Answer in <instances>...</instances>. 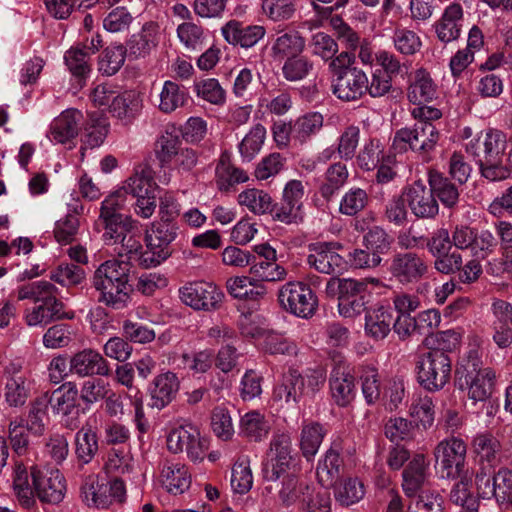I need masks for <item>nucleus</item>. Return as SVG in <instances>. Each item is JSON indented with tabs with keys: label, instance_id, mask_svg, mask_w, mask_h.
<instances>
[{
	"label": "nucleus",
	"instance_id": "obj_34",
	"mask_svg": "<svg viewBox=\"0 0 512 512\" xmlns=\"http://www.w3.org/2000/svg\"><path fill=\"white\" fill-rule=\"evenodd\" d=\"M304 387L305 380L301 374L295 369H290L288 373L284 375L281 384L274 389V400L283 401L285 403H296L302 396Z\"/></svg>",
	"mask_w": 512,
	"mask_h": 512
},
{
	"label": "nucleus",
	"instance_id": "obj_64",
	"mask_svg": "<svg viewBox=\"0 0 512 512\" xmlns=\"http://www.w3.org/2000/svg\"><path fill=\"white\" fill-rule=\"evenodd\" d=\"M384 158L380 142L372 139L359 152L357 162L361 169L371 171L377 168Z\"/></svg>",
	"mask_w": 512,
	"mask_h": 512
},
{
	"label": "nucleus",
	"instance_id": "obj_39",
	"mask_svg": "<svg viewBox=\"0 0 512 512\" xmlns=\"http://www.w3.org/2000/svg\"><path fill=\"white\" fill-rule=\"evenodd\" d=\"M216 177L217 186L221 191H228L234 184L248 180L246 173L232 164L230 156L226 152L220 156L216 166Z\"/></svg>",
	"mask_w": 512,
	"mask_h": 512
},
{
	"label": "nucleus",
	"instance_id": "obj_10",
	"mask_svg": "<svg viewBox=\"0 0 512 512\" xmlns=\"http://www.w3.org/2000/svg\"><path fill=\"white\" fill-rule=\"evenodd\" d=\"M466 452V444L456 437L443 440L435 447L434 456L442 478L457 479L460 473L469 471L465 464Z\"/></svg>",
	"mask_w": 512,
	"mask_h": 512
},
{
	"label": "nucleus",
	"instance_id": "obj_4",
	"mask_svg": "<svg viewBox=\"0 0 512 512\" xmlns=\"http://www.w3.org/2000/svg\"><path fill=\"white\" fill-rule=\"evenodd\" d=\"M277 296L279 306L293 316L310 319L318 310V297L307 283L288 282L278 290Z\"/></svg>",
	"mask_w": 512,
	"mask_h": 512
},
{
	"label": "nucleus",
	"instance_id": "obj_60",
	"mask_svg": "<svg viewBox=\"0 0 512 512\" xmlns=\"http://www.w3.org/2000/svg\"><path fill=\"white\" fill-rule=\"evenodd\" d=\"M408 509L410 512H444V498L437 491L423 490Z\"/></svg>",
	"mask_w": 512,
	"mask_h": 512
},
{
	"label": "nucleus",
	"instance_id": "obj_28",
	"mask_svg": "<svg viewBox=\"0 0 512 512\" xmlns=\"http://www.w3.org/2000/svg\"><path fill=\"white\" fill-rule=\"evenodd\" d=\"M179 389V381L176 374L166 372L158 375L153 381L151 399L153 408L162 409L175 397Z\"/></svg>",
	"mask_w": 512,
	"mask_h": 512
},
{
	"label": "nucleus",
	"instance_id": "obj_12",
	"mask_svg": "<svg viewBox=\"0 0 512 512\" xmlns=\"http://www.w3.org/2000/svg\"><path fill=\"white\" fill-rule=\"evenodd\" d=\"M184 304L195 310L214 311L221 307L223 292L215 284L205 281H195L179 290Z\"/></svg>",
	"mask_w": 512,
	"mask_h": 512
},
{
	"label": "nucleus",
	"instance_id": "obj_1",
	"mask_svg": "<svg viewBox=\"0 0 512 512\" xmlns=\"http://www.w3.org/2000/svg\"><path fill=\"white\" fill-rule=\"evenodd\" d=\"M13 490L19 503L30 508L35 504V495L43 503L58 504L66 492V485L63 475L59 470H51L43 473L36 467H27L16 461L13 472Z\"/></svg>",
	"mask_w": 512,
	"mask_h": 512
},
{
	"label": "nucleus",
	"instance_id": "obj_17",
	"mask_svg": "<svg viewBox=\"0 0 512 512\" xmlns=\"http://www.w3.org/2000/svg\"><path fill=\"white\" fill-rule=\"evenodd\" d=\"M69 371L79 377H108L111 369L107 360L93 349L75 353L69 361Z\"/></svg>",
	"mask_w": 512,
	"mask_h": 512
},
{
	"label": "nucleus",
	"instance_id": "obj_53",
	"mask_svg": "<svg viewBox=\"0 0 512 512\" xmlns=\"http://www.w3.org/2000/svg\"><path fill=\"white\" fill-rule=\"evenodd\" d=\"M238 202L254 214L261 215L270 212L272 198L263 190L252 188L241 192L238 196Z\"/></svg>",
	"mask_w": 512,
	"mask_h": 512
},
{
	"label": "nucleus",
	"instance_id": "obj_41",
	"mask_svg": "<svg viewBox=\"0 0 512 512\" xmlns=\"http://www.w3.org/2000/svg\"><path fill=\"white\" fill-rule=\"evenodd\" d=\"M270 424L264 415L258 411H250L240 420V431L249 440L260 442L267 438Z\"/></svg>",
	"mask_w": 512,
	"mask_h": 512
},
{
	"label": "nucleus",
	"instance_id": "obj_36",
	"mask_svg": "<svg viewBox=\"0 0 512 512\" xmlns=\"http://www.w3.org/2000/svg\"><path fill=\"white\" fill-rule=\"evenodd\" d=\"M393 315L389 308L380 306L365 315V331L375 340L384 339L391 331Z\"/></svg>",
	"mask_w": 512,
	"mask_h": 512
},
{
	"label": "nucleus",
	"instance_id": "obj_14",
	"mask_svg": "<svg viewBox=\"0 0 512 512\" xmlns=\"http://www.w3.org/2000/svg\"><path fill=\"white\" fill-rule=\"evenodd\" d=\"M506 135L497 129H489L466 145V152L473 156L476 163L501 158L506 155Z\"/></svg>",
	"mask_w": 512,
	"mask_h": 512
},
{
	"label": "nucleus",
	"instance_id": "obj_44",
	"mask_svg": "<svg viewBox=\"0 0 512 512\" xmlns=\"http://www.w3.org/2000/svg\"><path fill=\"white\" fill-rule=\"evenodd\" d=\"M305 48V39L299 32L293 31L278 36L272 46V52L275 58L289 59L300 55Z\"/></svg>",
	"mask_w": 512,
	"mask_h": 512
},
{
	"label": "nucleus",
	"instance_id": "obj_61",
	"mask_svg": "<svg viewBox=\"0 0 512 512\" xmlns=\"http://www.w3.org/2000/svg\"><path fill=\"white\" fill-rule=\"evenodd\" d=\"M126 55L128 52L122 45L107 47L99 60V70L106 75H114L124 64Z\"/></svg>",
	"mask_w": 512,
	"mask_h": 512
},
{
	"label": "nucleus",
	"instance_id": "obj_31",
	"mask_svg": "<svg viewBox=\"0 0 512 512\" xmlns=\"http://www.w3.org/2000/svg\"><path fill=\"white\" fill-rule=\"evenodd\" d=\"M161 477L167 491L174 495L184 493L191 485V475L184 464H165Z\"/></svg>",
	"mask_w": 512,
	"mask_h": 512
},
{
	"label": "nucleus",
	"instance_id": "obj_24",
	"mask_svg": "<svg viewBox=\"0 0 512 512\" xmlns=\"http://www.w3.org/2000/svg\"><path fill=\"white\" fill-rule=\"evenodd\" d=\"M159 26L155 22L145 23L138 34H135L127 42L128 56L144 58L158 45Z\"/></svg>",
	"mask_w": 512,
	"mask_h": 512
},
{
	"label": "nucleus",
	"instance_id": "obj_54",
	"mask_svg": "<svg viewBox=\"0 0 512 512\" xmlns=\"http://www.w3.org/2000/svg\"><path fill=\"white\" fill-rule=\"evenodd\" d=\"M477 164L479 165L481 176L490 182L505 180L512 173L510 158L507 155H503L501 158L478 162Z\"/></svg>",
	"mask_w": 512,
	"mask_h": 512
},
{
	"label": "nucleus",
	"instance_id": "obj_47",
	"mask_svg": "<svg viewBox=\"0 0 512 512\" xmlns=\"http://www.w3.org/2000/svg\"><path fill=\"white\" fill-rule=\"evenodd\" d=\"M472 449L477 459H480V461L496 462L497 455L501 451V443L495 435L489 431H485L474 437Z\"/></svg>",
	"mask_w": 512,
	"mask_h": 512
},
{
	"label": "nucleus",
	"instance_id": "obj_32",
	"mask_svg": "<svg viewBox=\"0 0 512 512\" xmlns=\"http://www.w3.org/2000/svg\"><path fill=\"white\" fill-rule=\"evenodd\" d=\"M80 111L68 109L61 113L51 125V135L59 143H66L78 135V122L81 118Z\"/></svg>",
	"mask_w": 512,
	"mask_h": 512
},
{
	"label": "nucleus",
	"instance_id": "obj_11",
	"mask_svg": "<svg viewBox=\"0 0 512 512\" xmlns=\"http://www.w3.org/2000/svg\"><path fill=\"white\" fill-rule=\"evenodd\" d=\"M167 447L172 453L186 452L194 462L204 459L208 442L202 438L197 427L182 425L173 429L167 437Z\"/></svg>",
	"mask_w": 512,
	"mask_h": 512
},
{
	"label": "nucleus",
	"instance_id": "obj_27",
	"mask_svg": "<svg viewBox=\"0 0 512 512\" xmlns=\"http://www.w3.org/2000/svg\"><path fill=\"white\" fill-rule=\"evenodd\" d=\"M462 17L463 10L460 4L449 5L435 25L438 39L444 43L456 40L461 32Z\"/></svg>",
	"mask_w": 512,
	"mask_h": 512
},
{
	"label": "nucleus",
	"instance_id": "obj_55",
	"mask_svg": "<svg viewBox=\"0 0 512 512\" xmlns=\"http://www.w3.org/2000/svg\"><path fill=\"white\" fill-rule=\"evenodd\" d=\"M181 145L182 140L177 135H173L169 132H166L157 139L154 151L161 167L166 166L174 160L182 148Z\"/></svg>",
	"mask_w": 512,
	"mask_h": 512
},
{
	"label": "nucleus",
	"instance_id": "obj_45",
	"mask_svg": "<svg viewBox=\"0 0 512 512\" xmlns=\"http://www.w3.org/2000/svg\"><path fill=\"white\" fill-rule=\"evenodd\" d=\"M460 343V335L453 330L429 333L424 337L423 345L428 352L449 355Z\"/></svg>",
	"mask_w": 512,
	"mask_h": 512
},
{
	"label": "nucleus",
	"instance_id": "obj_62",
	"mask_svg": "<svg viewBox=\"0 0 512 512\" xmlns=\"http://www.w3.org/2000/svg\"><path fill=\"white\" fill-rule=\"evenodd\" d=\"M50 279L62 286L78 285L85 279V271L78 265L62 263L51 271Z\"/></svg>",
	"mask_w": 512,
	"mask_h": 512
},
{
	"label": "nucleus",
	"instance_id": "obj_19",
	"mask_svg": "<svg viewBox=\"0 0 512 512\" xmlns=\"http://www.w3.org/2000/svg\"><path fill=\"white\" fill-rule=\"evenodd\" d=\"M65 304L61 300L52 302H40L31 309L25 311V322L28 326H47L59 320H72L74 311H65Z\"/></svg>",
	"mask_w": 512,
	"mask_h": 512
},
{
	"label": "nucleus",
	"instance_id": "obj_57",
	"mask_svg": "<svg viewBox=\"0 0 512 512\" xmlns=\"http://www.w3.org/2000/svg\"><path fill=\"white\" fill-rule=\"evenodd\" d=\"M313 68V62L308 57L300 54L285 60L282 74L287 81L295 82L306 78L313 71Z\"/></svg>",
	"mask_w": 512,
	"mask_h": 512
},
{
	"label": "nucleus",
	"instance_id": "obj_52",
	"mask_svg": "<svg viewBox=\"0 0 512 512\" xmlns=\"http://www.w3.org/2000/svg\"><path fill=\"white\" fill-rule=\"evenodd\" d=\"M141 109L138 97L132 91L116 95L111 102L109 111L119 119L131 120Z\"/></svg>",
	"mask_w": 512,
	"mask_h": 512
},
{
	"label": "nucleus",
	"instance_id": "obj_7",
	"mask_svg": "<svg viewBox=\"0 0 512 512\" xmlns=\"http://www.w3.org/2000/svg\"><path fill=\"white\" fill-rule=\"evenodd\" d=\"M439 138V131L432 122H417L412 128L405 127L396 131L392 149L396 153L408 150L429 153L434 150Z\"/></svg>",
	"mask_w": 512,
	"mask_h": 512
},
{
	"label": "nucleus",
	"instance_id": "obj_33",
	"mask_svg": "<svg viewBox=\"0 0 512 512\" xmlns=\"http://www.w3.org/2000/svg\"><path fill=\"white\" fill-rule=\"evenodd\" d=\"M327 433L325 427L319 422L304 423L300 433L299 447L307 461L313 460Z\"/></svg>",
	"mask_w": 512,
	"mask_h": 512
},
{
	"label": "nucleus",
	"instance_id": "obj_49",
	"mask_svg": "<svg viewBox=\"0 0 512 512\" xmlns=\"http://www.w3.org/2000/svg\"><path fill=\"white\" fill-rule=\"evenodd\" d=\"M203 152L192 147H182L174 158V169L180 176H197L196 168L202 163Z\"/></svg>",
	"mask_w": 512,
	"mask_h": 512
},
{
	"label": "nucleus",
	"instance_id": "obj_58",
	"mask_svg": "<svg viewBox=\"0 0 512 512\" xmlns=\"http://www.w3.org/2000/svg\"><path fill=\"white\" fill-rule=\"evenodd\" d=\"M393 242V237L379 226L370 228L363 236V246L379 257L389 252Z\"/></svg>",
	"mask_w": 512,
	"mask_h": 512
},
{
	"label": "nucleus",
	"instance_id": "obj_9",
	"mask_svg": "<svg viewBox=\"0 0 512 512\" xmlns=\"http://www.w3.org/2000/svg\"><path fill=\"white\" fill-rule=\"evenodd\" d=\"M417 369L419 384L428 391H439L451 378L452 359L450 355L427 352L420 357Z\"/></svg>",
	"mask_w": 512,
	"mask_h": 512
},
{
	"label": "nucleus",
	"instance_id": "obj_40",
	"mask_svg": "<svg viewBox=\"0 0 512 512\" xmlns=\"http://www.w3.org/2000/svg\"><path fill=\"white\" fill-rule=\"evenodd\" d=\"M403 490L408 497H414L425 480V457L417 454L409 462L403 473Z\"/></svg>",
	"mask_w": 512,
	"mask_h": 512
},
{
	"label": "nucleus",
	"instance_id": "obj_51",
	"mask_svg": "<svg viewBox=\"0 0 512 512\" xmlns=\"http://www.w3.org/2000/svg\"><path fill=\"white\" fill-rule=\"evenodd\" d=\"M348 176L345 164L338 162L330 165L325 173V181L320 187L322 197L329 200L347 182Z\"/></svg>",
	"mask_w": 512,
	"mask_h": 512
},
{
	"label": "nucleus",
	"instance_id": "obj_50",
	"mask_svg": "<svg viewBox=\"0 0 512 512\" xmlns=\"http://www.w3.org/2000/svg\"><path fill=\"white\" fill-rule=\"evenodd\" d=\"M187 92L184 87L173 81H166L160 93L159 109L164 113H171L185 104Z\"/></svg>",
	"mask_w": 512,
	"mask_h": 512
},
{
	"label": "nucleus",
	"instance_id": "obj_59",
	"mask_svg": "<svg viewBox=\"0 0 512 512\" xmlns=\"http://www.w3.org/2000/svg\"><path fill=\"white\" fill-rule=\"evenodd\" d=\"M76 454L84 464L89 463L98 451V441L96 433L91 429H81L75 437Z\"/></svg>",
	"mask_w": 512,
	"mask_h": 512
},
{
	"label": "nucleus",
	"instance_id": "obj_2",
	"mask_svg": "<svg viewBox=\"0 0 512 512\" xmlns=\"http://www.w3.org/2000/svg\"><path fill=\"white\" fill-rule=\"evenodd\" d=\"M355 62L354 53L345 51L329 64L333 94L342 101H357L367 94V75Z\"/></svg>",
	"mask_w": 512,
	"mask_h": 512
},
{
	"label": "nucleus",
	"instance_id": "obj_29",
	"mask_svg": "<svg viewBox=\"0 0 512 512\" xmlns=\"http://www.w3.org/2000/svg\"><path fill=\"white\" fill-rule=\"evenodd\" d=\"M343 460L336 444H333L325 453L324 459L318 463L316 475L318 482L325 488L334 486L340 478V468Z\"/></svg>",
	"mask_w": 512,
	"mask_h": 512
},
{
	"label": "nucleus",
	"instance_id": "obj_48",
	"mask_svg": "<svg viewBox=\"0 0 512 512\" xmlns=\"http://www.w3.org/2000/svg\"><path fill=\"white\" fill-rule=\"evenodd\" d=\"M335 499L344 506L359 501L364 495V486L357 478L338 479L334 486Z\"/></svg>",
	"mask_w": 512,
	"mask_h": 512
},
{
	"label": "nucleus",
	"instance_id": "obj_35",
	"mask_svg": "<svg viewBox=\"0 0 512 512\" xmlns=\"http://www.w3.org/2000/svg\"><path fill=\"white\" fill-rule=\"evenodd\" d=\"M83 500L88 506L108 508L112 504L107 482H100L98 476H88L81 487Z\"/></svg>",
	"mask_w": 512,
	"mask_h": 512
},
{
	"label": "nucleus",
	"instance_id": "obj_23",
	"mask_svg": "<svg viewBox=\"0 0 512 512\" xmlns=\"http://www.w3.org/2000/svg\"><path fill=\"white\" fill-rule=\"evenodd\" d=\"M270 449L274 456L271 458V468L264 469V473H281L292 470L295 455L290 435L281 433L274 436L270 443Z\"/></svg>",
	"mask_w": 512,
	"mask_h": 512
},
{
	"label": "nucleus",
	"instance_id": "obj_18",
	"mask_svg": "<svg viewBox=\"0 0 512 512\" xmlns=\"http://www.w3.org/2000/svg\"><path fill=\"white\" fill-rule=\"evenodd\" d=\"M341 245L335 242L318 243L312 248L307 262L318 272L334 275L341 274L345 268V260L336 252Z\"/></svg>",
	"mask_w": 512,
	"mask_h": 512
},
{
	"label": "nucleus",
	"instance_id": "obj_26",
	"mask_svg": "<svg viewBox=\"0 0 512 512\" xmlns=\"http://www.w3.org/2000/svg\"><path fill=\"white\" fill-rule=\"evenodd\" d=\"M93 287L100 293L98 301L115 310L127 306L133 290L130 284L105 283L103 280L93 281Z\"/></svg>",
	"mask_w": 512,
	"mask_h": 512
},
{
	"label": "nucleus",
	"instance_id": "obj_30",
	"mask_svg": "<svg viewBox=\"0 0 512 512\" xmlns=\"http://www.w3.org/2000/svg\"><path fill=\"white\" fill-rule=\"evenodd\" d=\"M456 480L450 492V501L461 506V512H478L479 503L471 491L472 476L469 471L460 473Z\"/></svg>",
	"mask_w": 512,
	"mask_h": 512
},
{
	"label": "nucleus",
	"instance_id": "obj_21",
	"mask_svg": "<svg viewBox=\"0 0 512 512\" xmlns=\"http://www.w3.org/2000/svg\"><path fill=\"white\" fill-rule=\"evenodd\" d=\"M179 234L178 223L152 222L146 230L145 240L148 249H159L163 256H171L173 242Z\"/></svg>",
	"mask_w": 512,
	"mask_h": 512
},
{
	"label": "nucleus",
	"instance_id": "obj_13",
	"mask_svg": "<svg viewBox=\"0 0 512 512\" xmlns=\"http://www.w3.org/2000/svg\"><path fill=\"white\" fill-rule=\"evenodd\" d=\"M429 270L424 257L416 252H397L389 266L391 276L400 284L407 285L420 281Z\"/></svg>",
	"mask_w": 512,
	"mask_h": 512
},
{
	"label": "nucleus",
	"instance_id": "obj_56",
	"mask_svg": "<svg viewBox=\"0 0 512 512\" xmlns=\"http://www.w3.org/2000/svg\"><path fill=\"white\" fill-rule=\"evenodd\" d=\"M109 390L101 379L91 378L85 381L80 389V399L86 408L106 399V406L109 407L111 397L108 396Z\"/></svg>",
	"mask_w": 512,
	"mask_h": 512
},
{
	"label": "nucleus",
	"instance_id": "obj_3",
	"mask_svg": "<svg viewBox=\"0 0 512 512\" xmlns=\"http://www.w3.org/2000/svg\"><path fill=\"white\" fill-rule=\"evenodd\" d=\"M455 386L468 390V395L475 401H484L493 392L495 372L490 368H482L477 357H468L455 370Z\"/></svg>",
	"mask_w": 512,
	"mask_h": 512
},
{
	"label": "nucleus",
	"instance_id": "obj_16",
	"mask_svg": "<svg viewBox=\"0 0 512 512\" xmlns=\"http://www.w3.org/2000/svg\"><path fill=\"white\" fill-rule=\"evenodd\" d=\"M372 299V293L365 282L352 279L349 285H346L345 293L339 297L338 310L340 315L346 318H353L363 312L367 313V308Z\"/></svg>",
	"mask_w": 512,
	"mask_h": 512
},
{
	"label": "nucleus",
	"instance_id": "obj_43",
	"mask_svg": "<svg viewBox=\"0 0 512 512\" xmlns=\"http://www.w3.org/2000/svg\"><path fill=\"white\" fill-rule=\"evenodd\" d=\"M250 274L254 281L276 282L283 280L287 272L284 267L276 262V259L267 260L259 258L257 260L253 254L250 263Z\"/></svg>",
	"mask_w": 512,
	"mask_h": 512
},
{
	"label": "nucleus",
	"instance_id": "obj_42",
	"mask_svg": "<svg viewBox=\"0 0 512 512\" xmlns=\"http://www.w3.org/2000/svg\"><path fill=\"white\" fill-rule=\"evenodd\" d=\"M428 183L434 196L436 195L444 206L452 208L456 205L459 198L458 189L448 178L436 170H430Z\"/></svg>",
	"mask_w": 512,
	"mask_h": 512
},
{
	"label": "nucleus",
	"instance_id": "obj_8",
	"mask_svg": "<svg viewBox=\"0 0 512 512\" xmlns=\"http://www.w3.org/2000/svg\"><path fill=\"white\" fill-rule=\"evenodd\" d=\"M266 484L265 489L272 493L277 492L281 502L289 506L297 501H310L313 487L299 479L294 471L281 473H263Z\"/></svg>",
	"mask_w": 512,
	"mask_h": 512
},
{
	"label": "nucleus",
	"instance_id": "obj_22",
	"mask_svg": "<svg viewBox=\"0 0 512 512\" xmlns=\"http://www.w3.org/2000/svg\"><path fill=\"white\" fill-rule=\"evenodd\" d=\"M225 40L243 48L254 46L265 35V28L260 25H244L237 20H230L222 27Z\"/></svg>",
	"mask_w": 512,
	"mask_h": 512
},
{
	"label": "nucleus",
	"instance_id": "obj_25",
	"mask_svg": "<svg viewBox=\"0 0 512 512\" xmlns=\"http://www.w3.org/2000/svg\"><path fill=\"white\" fill-rule=\"evenodd\" d=\"M341 360L331 372L330 389L339 406H347L355 397L354 377L341 365Z\"/></svg>",
	"mask_w": 512,
	"mask_h": 512
},
{
	"label": "nucleus",
	"instance_id": "obj_63",
	"mask_svg": "<svg viewBox=\"0 0 512 512\" xmlns=\"http://www.w3.org/2000/svg\"><path fill=\"white\" fill-rule=\"evenodd\" d=\"M31 431L24 425V419L14 420L9 425V440L13 451L19 455H25L29 450Z\"/></svg>",
	"mask_w": 512,
	"mask_h": 512
},
{
	"label": "nucleus",
	"instance_id": "obj_20",
	"mask_svg": "<svg viewBox=\"0 0 512 512\" xmlns=\"http://www.w3.org/2000/svg\"><path fill=\"white\" fill-rule=\"evenodd\" d=\"M78 395L76 384L66 382L51 393H44L42 397L45 398L47 406H50L55 414L69 417L72 414L79 415Z\"/></svg>",
	"mask_w": 512,
	"mask_h": 512
},
{
	"label": "nucleus",
	"instance_id": "obj_15",
	"mask_svg": "<svg viewBox=\"0 0 512 512\" xmlns=\"http://www.w3.org/2000/svg\"><path fill=\"white\" fill-rule=\"evenodd\" d=\"M403 195L412 213L418 218H433L438 214L439 206L432 188L421 180L413 182L403 190Z\"/></svg>",
	"mask_w": 512,
	"mask_h": 512
},
{
	"label": "nucleus",
	"instance_id": "obj_37",
	"mask_svg": "<svg viewBox=\"0 0 512 512\" xmlns=\"http://www.w3.org/2000/svg\"><path fill=\"white\" fill-rule=\"evenodd\" d=\"M131 264L129 261L108 260L94 272L93 281L129 284Z\"/></svg>",
	"mask_w": 512,
	"mask_h": 512
},
{
	"label": "nucleus",
	"instance_id": "obj_5",
	"mask_svg": "<svg viewBox=\"0 0 512 512\" xmlns=\"http://www.w3.org/2000/svg\"><path fill=\"white\" fill-rule=\"evenodd\" d=\"M122 190L108 196L101 204L99 223L104 228L102 235L107 244L117 243L121 236L129 233L135 226V221L131 216L124 215Z\"/></svg>",
	"mask_w": 512,
	"mask_h": 512
},
{
	"label": "nucleus",
	"instance_id": "obj_46",
	"mask_svg": "<svg viewBox=\"0 0 512 512\" xmlns=\"http://www.w3.org/2000/svg\"><path fill=\"white\" fill-rule=\"evenodd\" d=\"M323 116L318 112H311L298 117L293 121V140L300 144L305 143L315 135L323 126Z\"/></svg>",
	"mask_w": 512,
	"mask_h": 512
},
{
	"label": "nucleus",
	"instance_id": "obj_6",
	"mask_svg": "<svg viewBox=\"0 0 512 512\" xmlns=\"http://www.w3.org/2000/svg\"><path fill=\"white\" fill-rule=\"evenodd\" d=\"M124 193L135 197V212L143 218L153 215L156 208L158 185L154 181L153 171L148 166H140L122 187Z\"/></svg>",
	"mask_w": 512,
	"mask_h": 512
},
{
	"label": "nucleus",
	"instance_id": "obj_38",
	"mask_svg": "<svg viewBox=\"0 0 512 512\" xmlns=\"http://www.w3.org/2000/svg\"><path fill=\"white\" fill-rule=\"evenodd\" d=\"M490 491L500 507L512 509V470L499 468L493 474Z\"/></svg>",
	"mask_w": 512,
	"mask_h": 512
}]
</instances>
